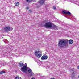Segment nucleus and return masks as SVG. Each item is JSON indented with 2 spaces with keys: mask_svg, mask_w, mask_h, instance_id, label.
Listing matches in <instances>:
<instances>
[{
  "mask_svg": "<svg viewBox=\"0 0 79 79\" xmlns=\"http://www.w3.org/2000/svg\"><path fill=\"white\" fill-rule=\"evenodd\" d=\"M78 69H79V65L78 66Z\"/></svg>",
  "mask_w": 79,
  "mask_h": 79,
  "instance_id": "25",
  "label": "nucleus"
},
{
  "mask_svg": "<svg viewBox=\"0 0 79 79\" xmlns=\"http://www.w3.org/2000/svg\"><path fill=\"white\" fill-rule=\"evenodd\" d=\"M7 40H6V41H4V42H5V43L6 44V42H7Z\"/></svg>",
  "mask_w": 79,
  "mask_h": 79,
  "instance_id": "22",
  "label": "nucleus"
},
{
  "mask_svg": "<svg viewBox=\"0 0 79 79\" xmlns=\"http://www.w3.org/2000/svg\"><path fill=\"white\" fill-rule=\"evenodd\" d=\"M25 65H26H26H27V63H25Z\"/></svg>",
  "mask_w": 79,
  "mask_h": 79,
  "instance_id": "27",
  "label": "nucleus"
},
{
  "mask_svg": "<svg viewBox=\"0 0 79 79\" xmlns=\"http://www.w3.org/2000/svg\"><path fill=\"white\" fill-rule=\"evenodd\" d=\"M15 79H19V77L18 76H17L15 77Z\"/></svg>",
  "mask_w": 79,
  "mask_h": 79,
  "instance_id": "20",
  "label": "nucleus"
},
{
  "mask_svg": "<svg viewBox=\"0 0 79 79\" xmlns=\"http://www.w3.org/2000/svg\"><path fill=\"white\" fill-rule=\"evenodd\" d=\"M73 40H70L69 41V44H73Z\"/></svg>",
  "mask_w": 79,
  "mask_h": 79,
  "instance_id": "14",
  "label": "nucleus"
},
{
  "mask_svg": "<svg viewBox=\"0 0 79 79\" xmlns=\"http://www.w3.org/2000/svg\"><path fill=\"white\" fill-rule=\"evenodd\" d=\"M53 9L54 10H56V7L55 6H53Z\"/></svg>",
  "mask_w": 79,
  "mask_h": 79,
  "instance_id": "21",
  "label": "nucleus"
},
{
  "mask_svg": "<svg viewBox=\"0 0 79 79\" xmlns=\"http://www.w3.org/2000/svg\"><path fill=\"white\" fill-rule=\"evenodd\" d=\"M35 54L38 58H40L42 56V52L40 51H35Z\"/></svg>",
  "mask_w": 79,
  "mask_h": 79,
  "instance_id": "3",
  "label": "nucleus"
},
{
  "mask_svg": "<svg viewBox=\"0 0 79 79\" xmlns=\"http://www.w3.org/2000/svg\"><path fill=\"white\" fill-rule=\"evenodd\" d=\"M4 31L5 32H8V31H12L13 30V28H10V27L9 26H7L5 27L4 29Z\"/></svg>",
  "mask_w": 79,
  "mask_h": 79,
  "instance_id": "5",
  "label": "nucleus"
},
{
  "mask_svg": "<svg viewBox=\"0 0 79 79\" xmlns=\"http://www.w3.org/2000/svg\"><path fill=\"white\" fill-rule=\"evenodd\" d=\"M31 79H35V78L34 77H32Z\"/></svg>",
  "mask_w": 79,
  "mask_h": 79,
  "instance_id": "23",
  "label": "nucleus"
},
{
  "mask_svg": "<svg viewBox=\"0 0 79 79\" xmlns=\"http://www.w3.org/2000/svg\"><path fill=\"white\" fill-rule=\"evenodd\" d=\"M45 0H40L39 2V3H40V5H44V2H45Z\"/></svg>",
  "mask_w": 79,
  "mask_h": 79,
  "instance_id": "11",
  "label": "nucleus"
},
{
  "mask_svg": "<svg viewBox=\"0 0 79 79\" xmlns=\"http://www.w3.org/2000/svg\"><path fill=\"white\" fill-rule=\"evenodd\" d=\"M15 5L16 6H18V5H19V2H16L15 3Z\"/></svg>",
  "mask_w": 79,
  "mask_h": 79,
  "instance_id": "17",
  "label": "nucleus"
},
{
  "mask_svg": "<svg viewBox=\"0 0 79 79\" xmlns=\"http://www.w3.org/2000/svg\"><path fill=\"white\" fill-rule=\"evenodd\" d=\"M27 2H31L33 1V0H26Z\"/></svg>",
  "mask_w": 79,
  "mask_h": 79,
  "instance_id": "16",
  "label": "nucleus"
},
{
  "mask_svg": "<svg viewBox=\"0 0 79 79\" xmlns=\"http://www.w3.org/2000/svg\"><path fill=\"white\" fill-rule=\"evenodd\" d=\"M73 20L74 21H75V22H77V20H76V18L73 19Z\"/></svg>",
  "mask_w": 79,
  "mask_h": 79,
  "instance_id": "19",
  "label": "nucleus"
},
{
  "mask_svg": "<svg viewBox=\"0 0 79 79\" xmlns=\"http://www.w3.org/2000/svg\"><path fill=\"white\" fill-rule=\"evenodd\" d=\"M28 69V67L27 66H24L21 68V70L23 73H25Z\"/></svg>",
  "mask_w": 79,
  "mask_h": 79,
  "instance_id": "4",
  "label": "nucleus"
},
{
  "mask_svg": "<svg viewBox=\"0 0 79 79\" xmlns=\"http://www.w3.org/2000/svg\"><path fill=\"white\" fill-rule=\"evenodd\" d=\"M35 61L38 63V64L39 66H41L42 64V62L40 61L39 60H35Z\"/></svg>",
  "mask_w": 79,
  "mask_h": 79,
  "instance_id": "10",
  "label": "nucleus"
},
{
  "mask_svg": "<svg viewBox=\"0 0 79 79\" xmlns=\"http://www.w3.org/2000/svg\"><path fill=\"white\" fill-rule=\"evenodd\" d=\"M50 79H55V78H51Z\"/></svg>",
  "mask_w": 79,
  "mask_h": 79,
  "instance_id": "24",
  "label": "nucleus"
},
{
  "mask_svg": "<svg viewBox=\"0 0 79 79\" xmlns=\"http://www.w3.org/2000/svg\"><path fill=\"white\" fill-rule=\"evenodd\" d=\"M48 58L47 56L46 55H44L42 56L41 57V60H47Z\"/></svg>",
  "mask_w": 79,
  "mask_h": 79,
  "instance_id": "9",
  "label": "nucleus"
},
{
  "mask_svg": "<svg viewBox=\"0 0 79 79\" xmlns=\"http://www.w3.org/2000/svg\"><path fill=\"white\" fill-rule=\"evenodd\" d=\"M70 71L72 72L73 73L71 75V77H75V76H76V74H77V72L74 71V70H70Z\"/></svg>",
  "mask_w": 79,
  "mask_h": 79,
  "instance_id": "6",
  "label": "nucleus"
},
{
  "mask_svg": "<svg viewBox=\"0 0 79 79\" xmlns=\"http://www.w3.org/2000/svg\"><path fill=\"white\" fill-rule=\"evenodd\" d=\"M27 9H28V7H27Z\"/></svg>",
  "mask_w": 79,
  "mask_h": 79,
  "instance_id": "28",
  "label": "nucleus"
},
{
  "mask_svg": "<svg viewBox=\"0 0 79 79\" xmlns=\"http://www.w3.org/2000/svg\"><path fill=\"white\" fill-rule=\"evenodd\" d=\"M44 26L47 29H48V28H52L53 29H58V27L50 22H48L45 23Z\"/></svg>",
  "mask_w": 79,
  "mask_h": 79,
  "instance_id": "1",
  "label": "nucleus"
},
{
  "mask_svg": "<svg viewBox=\"0 0 79 79\" xmlns=\"http://www.w3.org/2000/svg\"><path fill=\"white\" fill-rule=\"evenodd\" d=\"M62 13L63 14H65L66 15H71V12L69 11L67 12V11L65 10H63L62 11Z\"/></svg>",
  "mask_w": 79,
  "mask_h": 79,
  "instance_id": "7",
  "label": "nucleus"
},
{
  "mask_svg": "<svg viewBox=\"0 0 79 79\" xmlns=\"http://www.w3.org/2000/svg\"><path fill=\"white\" fill-rule=\"evenodd\" d=\"M28 72L29 73H32V69H31L29 68V67H28Z\"/></svg>",
  "mask_w": 79,
  "mask_h": 79,
  "instance_id": "13",
  "label": "nucleus"
},
{
  "mask_svg": "<svg viewBox=\"0 0 79 79\" xmlns=\"http://www.w3.org/2000/svg\"><path fill=\"white\" fill-rule=\"evenodd\" d=\"M78 78H79V75L78 76Z\"/></svg>",
  "mask_w": 79,
  "mask_h": 79,
  "instance_id": "26",
  "label": "nucleus"
},
{
  "mask_svg": "<svg viewBox=\"0 0 79 79\" xmlns=\"http://www.w3.org/2000/svg\"><path fill=\"white\" fill-rule=\"evenodd\" d=\"M19 66L20 67H22L23 66V63H19Z\"/></svg>",
  "mask_w": 79,
  "mask_h": 79,
  "instance_id": "15",
  "label": "nucleus"
},
{
  "mask_svg": "<svg viewBox=\"0 0 79 79\" xmlns=\"http://www.w3.org/2000/svg\"><path fill=\"white\" fill-rule=\"evenodd\" d=\"M69 40L67 39L61 40L59 41L58 45L60 47H63L66 45V44L68 43Z\"/></svg>",
  "mask_w": 79,
  "mask_h": 79,
  "instance_id": "2",
  "label": "nucleus"
},
{
  "mask_svg": "<svg viewBox=\"0 0 79 79\" xmlns=\"http://www.w3.org/2000/svg\"><path fill=\"white\" fill-rule=\"evenodd\" d=\"M5 73V72L4 71H2L0 72V74H3V73Z\"/></svg>",
  "mask_w": 79,
  "mask_h": 79,
  "instance_id": "18",
  "label": "nucleus"
},
{
  "mask_svg": "<svg viewBox=\"0 0 79 79\" xmlns=\"http://www.w3.org/2000/svg\"><path fill=\"white\" fill-rule=\"evenodd\" d=\"M66 0L68 1H69L71 3H73L76 4H77V3H78V1H77L76 0H64V1H66Z\"/></svg>",
  "mask_w": 79,
  "mask_h": 79,
  "instance_id": "8",
  "label": "nucleus"
},
{
  "mask_svg": "<svg viewBox=\"0 0 79 79\" xmlns=\"http://www.w3.org/2000/svg\"><path fill=\"white\" fill-rule=\"evenodd\" d=\"M29 75V76L30 77H32V76H33L34 75V73H33V72H32L31 73H30Z\"/></svg>",
  "mask_w": 79,
  "mask_h": 79,
  "instance_id": "12",
  "label": "nucleus"
}]
</instances>
